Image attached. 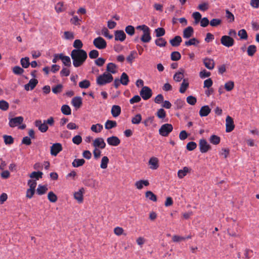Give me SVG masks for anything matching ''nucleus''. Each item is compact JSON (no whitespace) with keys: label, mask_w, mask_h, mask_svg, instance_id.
Here are the masks:
<instances>
[{"label":"nucleus","mask_w":259,"mask_h":259,"mask_svg":"<svg viewBox=\"0 0 259 259\" xmlns=\"http://www.w3.org/2000/svg\"><path fill=\"white\" fill-rule=\"evenodd\" d=\"M117 126V122L114 120H107L105 123V127L107 130H110Z\"/></svg>","instance_id":"29"},{"label":"nucleus","mask_w":259,"mask_h":259,"mask_svg":"<svg viewBox=\"0 0 259 259\" xmlns=\"http://www.w3.org/2000/svg\"><path fill=\"white\" fill-rule=\"evenodd\" d=\"M189 172V168L184 167L182 169H180L178 172V176L179 178L182 179Z\"/></svg>","instance_id":"44"},{"label":"nucleus","mask_w":259,"mask_h":259,"mask_svg":"<svg viewBox=\"0 0 259 259\" xmlns=\"http://www.w3.org/2000/svg\"><path fill=\"white\" fill-rule=\"evenodd\" d=\"M194 33V29L192 27L188 26L183 31V36L185 38H189L191 37Z\"/></svg>","instance_id":"19"},{"label":"nucleus","mask_w":259,"mask_h":259,"mask_svg":"<svg viewBox=\"0 0 259 259\" xmlns=\"http://www.w3.org/2000/svg\"><path fill=\"white\" fill-rule=\"evenodd\" d=\"M154 120V116H150L147 117L143 122L144 125L145 126H149L151 124H152Z\"/></svg>","instance_id":"59"},{"label":"nucleus","mask_w":259,"mask_h":259,"mask_svg":"<svg viewBox=\"0 0 259 259\" xmlns=\"http://www.w3.org/2000/svg\"><path fill=\"white\" fill-rule=\"evenodd\" d=\"M181 71H179L174 75V79L177 82L180 81L184 77V70L181 69Z\"/></svg>","instance_id":"32"},{"label":"nucleus","mask_w":259,"mask_h":259,"mask_svg":"<svg viewBox=\"0 0 259 259\" xmlns=\"http://www.w3.org/2000/svg\"><path fill=\"white\" fill-rule=\"evenodd\" d=\"M24 70L23 69L18 66H16L13 68V73L17 75H21L24 72Z\"/></svg>","instance_id":"63"},{"label":"nucleus","mask_w":259,"mask_h":259,"mask_svg":"<svg viewBox=\"0 0 259 259\" xmlns=\"http://www.w3.org/2000/svg\"><path fill=\"white\" fill-rule=\"evenodd\" d=\"M113 80V77L110 73L105 72L102 75L97 77L96 79L97 84L102 86L111 82Z\"/></svg>","instance_id":"3"},{"label":"nucleus","mask_w":259,"mask_h":259,"mask_svg":"<svg viewBox=\"0 0 259 259\" xmlns=\"http://www.w3.org/2000/svg\"><path fill=\"white\" fill-rule=\"evenodd\" d=\"M117 67L116 65L113 63H109L106 66V71L107 73L115 74L117 72Z\"/></svg>","instance_id":"18"},{"label":"nucleus","mask_w":259,"mask_h":259,"mask_svg":"<svg viewBox=\"0 0 259 259\" xmlns=\"http://www.w3.org/2000/svg\"><path fill=\"white\" fill-rule=\"evenodd\" d=\"M43 173L41 171H33L29 176L31 178H35L36 180H39L42 178Z\"/></svg>","instance_id":"49"},{"label":"nucleus","mask_w":259,"mask_h":259,"mask_svg":"<svg viewBox=\"0 0 259 259\" xmlns=\"http://www.w3.org/2000/svg\"><path fill=\"white\" fill-rule=\"evenodd\" d=\"M3 138L6 145H11L14 143V139L11 136L4 135Z\"/></svg>","instance_id":"53"},{"label":"nucleus","mask_w":259,"mask_h":259,"mask_svg":"<svg viewBox=\"0 0 259 259\" xmlns=\"http://www.w3.org/2000/svg\"><path fill=\"white\" fill-rule=\"evenodd\" d=\"M48 198L50 202L53 203L56 202L57 200V195L52 191L49 192L48 194Z\"/></svg>","instance_id":"46"},{"label":"nucleus","mask_w":259,"mask_h":259,"mask_svg":"<svg viewBox=\"0 0 259 259\" xmlns=\"http://www.w3.org/2000/svg\"><path fill=\"white\" fill-rule=\"evenodd\" d=\"M71 57L73 66L78 67L83 64L88 58V54L82 49H74L71 51Z\"/></svg>","instance_id":"1"},{"label":"nucleus","mask_w":259,"mask_h":259,"mask_svg":"<svg viewBox=\"0 0 259 259\" xmlns=\"http://www.w3.org/2000/svg\"><path fill=\"white\" fill-rule=\"evenodd\" d=\"M93 45L96 48L100 50L106 48L107 46V43L105 40L100 36L94 39Z\"/></svg>","instance_id":"5"},{"label":"nucleus","mask_w":259,"mask_h":259,"mask_svg":"<svg viewBox=\"0 0 259 259\" xmlns=\"http://www.w3.org/2000/svg\"><path fill=\"white\" fill-rule=\"evenodd\" d=\"M186 101L189 104L191 105H194L197 102V99L193 96H189L187 97Z\"/></svg>","instance_id":"62"},{"label":"nucleus","mask_w":259,"mask_h":259,"mask_svg":"<svg viewBox=\"0 0 259 259\" xmlns=\"http://www.w3.org/2000/svg\"><path fill=\"white\" fill-rule=\"evenodd\" d=\"M21 64L24 68H27L30 65L29 59L28 57L22 58L20 61Z\"/></svg>","instance_id":"51"},{"label":"nucleus","mask_w":259,"mask_h":259,"mask_svg":"<svg viewBox=\"0 0 259 259\" xmlns=\"http://www.w3.org/2000/svg\"><path fill=\"white\" fill-rule=\"evenodd\" d=\"M137 53L136 51H132L131 52L130 55L126 57L127 61L132 64L134 60L136 58Z\"/></svg>","instance_id":"39"},{"label":"nucleus","mask_w":259,"mask_h":259,"mask_svg":"<svg viewBox=\"0 0 259 259\" xmlns=\"http://www.w3.org/2000/svg\"><path fill=\"white\" fill-rule=\"evenodd\" d=\"M149 182L147 180H140L137 181L135 185L137 189H141L143 187V185L147 186L149 185Z\"/></svg>","instance_id":"35"},{"label":"nucleus","mask_w":259,"mask_h":259,"mask_svg":"<svg viewBox=\"0 0 259 259\" xmlns=\"http://www.w3.org/2000/svg\"><path fill=\"white\" fill-rule=\"evenodd\" d=\"M48 190V188L46 186H42L41 185H39L38 186V187L36 189V192L39 195H41L46 193V192Z\"/></svg>","instance_id":"37"},{"label":"nucleus","mask_w":259,"mask_h":259,"mask_svg":"<svg viewBox=\"0 0 259 259\" xmlns=\"http://www.w3.org/2000/svg\"><path fill=\"white\" fill-rule=\"evenodd\" d=\"M115 40L120 41H124L126 38V34L123 30H116L114 32Z\"/></svg>","instance_id":"16"},{"label":"nucleus","mask_w":259,"mask_h":259,"mask_svg":"<svg viewBox=\"0 0 259 259\" xmlns=\"http://www.w3.org/2000/svg\"><path fill=\"white\" fill-rule=\"evenodd\" d=\"M211 112V109L208 106L205 105L202 106L200 111L199 115L201 117H204L207 116Z\"/></svg>","instance_id":"23"},{"label":"nucleus","mask_w":259,"mask_h":259,"mask_svg":"<svg viewBox=\"0 0 259 259\" xmlns=\"http://www.w3.org/2000/svg\"><path fill=\"white\" fill-rule=\"evenodd\" d=\"M173 130L172 125L171 124L165 123L161 125L159 130V134L163 137H167Z\"/></svg>","instance_id":"4"},{"label":"nucleus","mask_w":259,"mask_h":259,"mask_svg":"<svg viewBox=\"0 0 259 259\" xmlns=\"http://www.w3.org/2000/svg\"><path fill=\"white\" fill-rule=\"evenodd\" d=\"M155 44L160 47H165L167 44L166 41L162 37H159L155 40Z\"/></svg>","instance_id":"42"},{"label":"nucleus","mask_w":259,"mask_h":259,"mask_svg":"<svg viewBox=\"0 0 259 259\" xmlns=\"http://www.w3.org/2000/svg\"><path fill=\"white\" fill-rule=\"evenodd\" d=\"M146 197L149 198L150 200L153 201H156L157 197L151 191H148L146 192Z\"/></svg>","instance_id":"54"},{"label":"nucleus","mask_w":259,"mask_h":259,"mask_svg":"<svg viewBox=\"0 0 259 259\" xmlns=\"http://www.w3.org/2000/svg\"><path fill=\"white\" fill-rule=\"evenodd\" d=\"M235 127L233 118L230 116H227L226 119V131L227 133L232 132Z\"/></svg>","instance_id":"10"},{"label":"nucleus","mask_w":259,"mask_h":259,"mask_svg":"<svg viewBox=\"0 0 259 259\" xmlns=\"http://www.w3.org/2000/svg\"><path fill=\"white\" fill-rule=\"evenodd\" d=\"M224 88L227 91L230 92L234 89V82L233 81H229L225 84Z\"/></svg>","instance_id":"47"},{"label":"nucleus","mask_w":259,"mask_h":259,"mask_svg":"<svg viewBox=\"0 0 259 259\" xmlns=\"http://www.w3.org/2000/svg\"><path fill=\"white\" fill-rule=\"evenodd\" d=\"M156 115L159 118L163 119L166 116V112L163 109L160 108L158 110Z\"/></svg>","instance_id":"61"},{"label":"nucleus","mask_w":259,"mask_h":259,"mask_svg":"<svg viewBox=\"0 0 259 259\" xmlns=\"http://www.w3.org/2000/svg\"><path fill=\"white\" fill-rule=\"evenodd\" d=\"M62 150V146L60 143H57L53 144L51 147V154L52 156H56Z\"/></svg>","instance_id":"11"},{"label":"nucleus","mask_w":259,"mask_h":259,"mask_svg":"<svg viewBox=\"0 0 259 259\" xmlns=\"http://www.w3.org/2000/svg\"><path fill=\"white\" fill-rule=\"evenodd\" d=\"M38 83V80L36 79H31L27 84L24 86V88L26 91L32 90Z\"/></svg>","instance_id":"17"},{"label":"nucleus","mask_w":259,"mask_h":259,"mask_svg":"<svg viewBox=\"0 0 259 259\" xmlns=\"http://www.w3.org/2000/svg\"><path fill=\"white\" fill-rule=\"evenodd\" d=\"M170 58L172 61H178L181 58V55L179 52L175 51L171 53Z\"/></svg>","instance_id":"52"},{"label":"nucleus","mask_w":259,"mask_h":259,"mask_svg":"<svg viewBox=\"0 0 259 259\" xmlns=\"http://www.w3.org/2000/svg\"><path fill=\"white\" fill-rule=\"evenodd\" d=\"M63 89V85L61 84H57L56 86L52 88V92L55 94H57L62 92Z\"/></svg>","instance_id":"64"},{"label":"nucleus","mask_w":259,"mask_h":259,"mask_svg":"<svg viewBox=\"0 0 259 259\" xmlns=\"http://www.w3.org/2000/svg\"><path fill=\"white\" fill-rule=\"evenodd\" d=\"M84 184L91 188L96 189L98 186V182L93 179H86L83 182Z\"/></svg>","instance_id":"15"},{"label":"nucleus","mask_w":259,"mask_h":259,"mask_svg":"<svg viewBox=\"0 0 259 259\" xmlns=\"http://www.w3.org/2000/svg\"><path fill=\"white\" fill-rule=\"evenodd\" d=\"M24 120L22 116H18L14 118L10 119L9 125L11 127H14L19 125H20Z\"/></svg>","instance_id":"9"},{"label":"nucleus","mask_w":259,"mask_h":259,"mask_svg":"<svg viewBox=\"0 0 259 259\" xmlns=\"http://www.w3.org/2000/svg\"><path fill=\"white\" fill-rule=\"evenodd\" d=\"M59 59H61L64 65L67 67L71 66V60L69 57L64 56L63 54H59Z\"/></svg>","instance_id":"22"},{"label":"nucleus","mask_w":259,"mask_h":259,"mask_svg":"<svg viewBox=\"0 0 259 259\" xmlns=\"http://www.w3.org/2000/svg\"><path fill=\"white\" fill-rule=\"evenodd\" d=\"M109 162V158L107 156H104L101 160L100 167L102 169H105L107 167L108 163Z\"/></svg>","instance_id":"48"},{"label":"nucleus","mask_w":259,"mask_h":259,"mask_svg":"<svg viewBox=\"0 0 259 259\" xmlns=\"http://www.w3.org/2000/svg\"><path fill=\"white\" fill-rule=\"evenodd\" d=\"M61 110L62 113L64 115H68L71 113V108L67 105H63L61 107Z\"/></svg>","instance_id":"38"},{"label":"nucleus","mask_w":259,"mask_h":259,"mask_svg":"<svg viewBox=\"0 0 259 259\" xmlns=\"http://www.w3.org/2000/svg\"><path fill=\"white\" fill-rule=\"evenodd\" d=\"M103 125L100 123L96 124H93L91 127V130L96 133H98L101 132L103 130Z\"/></svg>","instance_id":"36"},{"label":"nucleus","mask_w":259,"mask_h":259,"mask_svg":"<svg viewBox=\"0 0 259 259\" xmlns=\"http://www.w3.org/2000/svg\"><path fill=\"white\" fill-rule=\"evenodd\" d=\"M155 33L157 37H160L165 33V29L162 27H159L155 29Z\"/></svg>","instance_id":"45"},{"label":"nucleus","mask_w":259,"mask_h":259,"mask_svg":"<svg viewBox=\"0 0 259 259\" xmlns=\"http://www.w3.org/2000/svg\"><path fill=\"white\" fill-rule=\"evenodd\" d=\"M221 44L226 47H231L234 44V39L228 35H223L221 38Z\"/></svg>","instance_id":"7"},{"label":"nucleus","mask_w":259,"mask_h":259,"mask_svg":"<svg viewBox=\"0 0 259 259\" xmlns=\"http://www.w3.org/2000/svg\"><path fill=\"white\" fill-rule=\"evenodd\" d=\"M90 81L85 79L79 83V87L81 89H87L90 86Z\"/></svg>","instance_id":"57"},{"label":"nucleus","mask_w":259,"mask_h":259,"mask_svg":"<svg viewBox=\"0 0 259 259\" xmlns=\"http://www.w3.org/2000/svg\"><path fill=\"white\" fill-rule=\"evenodd\" d=\"M142 120V115L140 114H137L135 116L132 117L131 122L133 124H138Z\"/></svg>","instance_id":"43"},{"label":"nucleus","mask_w":259,"mask_h":259,"mask_svg":"<svg viewBox=\"0 0 259 259\" xmlns=\"http://www.w3.org/2000/svg\"><path fill=\"white\" fill-rule=\"evenodd\" d=\"M125 31L128 35L132 36L135 34V29L134 26L128 25L125 27Z\"/></svg>","instance_id":"60"},{"label":"nucleus","mask_w":259,"mask_h":259,"mask_svg":"<svg viewBox=\"0 0 259 259\" xmlns=\"http://www.w3.org/2000/svg\"><path fill=\"white\" fill-rule=\"evenodd\" d=\"M199 41L196 39V38H193L190 39H189L188 41H186L185 42V45L186 46H197L198 44H199Z\"/></svg>","instance_id":"41"},{"label":"nucleus","mask_w":259,"mask_h":259,"mask_svg":"<svg viewBox=\"0 0 259 259\" xmlns=\"http://www.w3.org/2000/svg\"><path fill=\"white\" fill-rule=\"evenodd\" d=\"M184 105H185V101L181 99H177L174 103L175 109L177 110L181 109Z\"/></svg>","instance_id":"33"},{"label":"nucleus","mask_w":259,"mask_h":259,"mask_svg":"<svg viewBox=\"0 0 259 259\" xmlns=\"http://www.w3.org/2000/svg\"><path fill=\"white\" fill-rule=\"evenodd\" d=\"M140 94L144 100H147L151 97L152 95V92L150 88L145 86L142 88L140 92Z\"/></svg>","instance_id":"6"},{"label":"nucleus","mask_w":259,"mask_h":259,"mask_svg":"<svg viewBox=\"0 0 259 259\" xmlns=\"http://www.w3.org/2000/svg\"><path fill=\"white\" fill-rule=\"evenodd\" d=\"M182 39L180 36H176L174 38L170 40L169 42L173 47H178L180 46Z\"/></svg>","instance_id":"27"},{"label":"nucleus","mask_w":259,"mask_h":259,"mask_svg":"<svg viewBox=\"0 0 259 259\" xmlns=\"http://www.w3.org/2000/svg\"><path fill=\"white\" fill-rule=\"evenodd\" d=\"M256 52V47L255 45H252L248 47L247 50V55L249 56H253Z\"/></svg>","instance_id":"34"},{"label":"nucleus","mask_w":259,"mask_h":259,"mask_svg":"<svg viewBox=\"0 0 259 259\" xmlns=\"http://www.w3.org/2000/svg\"><path fill=\"white\" fill-rule=\"evenodd\" d=\"M203 63L207 69L212 70L214 67V62L213 59L205 58L203 59Z\"/></svg>","instance_id":"21"},{"label":"nucleus","mask_w":259,"mask_h":259,"mask_svg":"<svg viewBox=\"0 0 259 259\" xmlns=\"http://www.w3.org/2000/svg\"><path fill=\"white\" fill-rule=\"evenodd\" d=\"M189 83L187 82L185 79H184L179 90L180 92L181 93H184L186 92Z\"/></svg>","instance_id":"50"},{"label":"nucleus","mask_w":259,"mask_h":259,"mask_svg":"<svg viewBox=\"0 0 259 259\" xmlns=\"http://www.w3.org/2000/svg\"><path fill=\"white\" fill-rule=\"evenodd\" d=\"M84 192L83 188L80 189L78 191L74 193V198L78 201V203H82L83 202V193Z\"/></svg>","instance_id":"20"},{"label":"nucleus","mask_w":259,"mask_h":259,"mask_svg":"<svg viewBox=\"0 0 259 259\" xmlns=\"http://www.w3.org/2000/svg\"><path fill=\"white\" fill-rule=\"evenodd\" d=\"M84 159H75L72 162V165L74 167H78L85 163Z\"/></svg>","instance_id":"30"},{"label":"nucleus","mask_w":259,"mask_h":259,"mask_svg":"<svg viewBox=\"0 0 259 259\" xmlns=\"http://www.w3.org/2000/svg\"><path fill=\"white\" fill-rule=\"evenodd\" d=\"M221 141L220 138L215 135H212L209 138V142L213 145H218Z\"/></svg>","instance_id":"40"},{"label":"nucleus","mask_w":259,"mask_h":259,"mask_svg":"<svg viewBox=\"0 0 259 259\" xmlns=\"http://www.w3.org/2000/svg\"><path fill=\"white\" fill-rule=\"evenodd\" d=\"M120 83L124 85H126L128 84L129 82V78L127 74L125 72H123L121 74V75L120 76V79H119Z\"/></svg>","instance_id":"31"},{"label":"nucleus","mask_w":259,"mask_h":259,"mask_svg":"<svg viewBox=\"0 0 259 259\" xmlns=\"http://www.w3.org/2000/svg\"><path fill=\"white\" fill-rule=\"evenodd\" d=\"M107 142L110 146H117L120 143V140L116 136H112L107 139Z\"/></svg>","instance_id":"14"},{"label":"nucleus","mask_w":259,"mask_h":259,"mask_svg":"<svg viewBox=\"0 0 259 259\" xmlns=\"http://www.w3.org/2000/svg\"><path fill=\"white\" fill-rule=\"evenodd\" d=\"M93 145L95 148H99L102 149L105 148L106 143L103 138H98L93 141Z\"/></svg>","instance_id":"12"},{"label":"nucleus","mask_w":259,"mask_h":259,"mask_svg":"<svg viewBox=\"0 0 259 259\" xmlns=\"http://www.w3.org/2000/svg\"><path fill=\"white\" fill-rule=\"evenodd\" d=\"M137 29L141 30L143 32V34L141 37V40L145 43L149 42L151 40L150 35V29L146 25H139L136 27Z\"/></svg>","instance_id":"2"},{"label":"nucleus","mask_w":259,"mask_h":259,"mask_svg":"<svg viewBox=\"0 0 259 259\" xmlns=\"http://www.w3.org/2000/svg\"><path fill=\"white\" fill-rule=\"evenodd\" d=\"M55 9L57 13H60L66 10V7L63 2H58L55 6Z\"/></svg>","instance_id":"28"},{"label":"nucleus","mask_w":259,"mask_h":259,"mask_svg":"<svg viewBox=\"0 0 259 259\" xmlns=\"http://www.w3.org/2000/svg\"><path fill=\"white\" fill-rule=\"evenodd\" d=\"M238 35L240 36V39H247L248 37V35L246 31L244 29L240 30L238 32Z\"/></svg>","instance_id":"58"},{"label":"nucleus","mask_w":259,"mask_h":259,"mask_svg":"<svg viewBox=\"0 0 259 259\" xmlns=\"http://www.w3.org/2000/svg\"><path fill=\"white\" fill-rule=\"evenodd\" d=\"M9 108V103L5 100L0 101V109L3 111H7Z\"/></svg>","instance_id":"55"},{"label":"nucleus","mask_w":259,"mask_h":259,"mask_svg":"<svg viewBox=\"0 0 259 259\" xmlns=\"http://www.w3.org/2000/svg\"><path fill=\"white\" fill-rule=\"evenodd\" d=\"M81 22V20L79 19L77 16H73L70 19V23L76 26L80 25V22Z\"/></svg>","instance_id":"56"},{"label":"nucleus","mask_w":259,"mask_h":259,"mask_svg":"<svg viewBox=\"0 0 259 259\" xmlns=\"http://www.w3.org/2000/svg\"><path fill=\"white\" fill-rule=\"evenodd\" d=\"M111 114L114 117L118 116L121 113V108L118 105H113L111 110Z\"/></svg>","instance_id":"24"},{"label":"nucleus","mask_w":259,"mask_h":259,"mask_svg":"<svg viewBox=\"0 0 259 259\" xmlns=\"http://www.w3.org/2000/svg\"><path fill=\"white\" fill-rule=\"evenodd\" d=\"M35 125L38 127V130L42 133L46 132L48 130V126L45 122H42L40 120H37L35 121Z\"/></svg>","instance_id":"13"},{"label":"nucleus","mask_w":259,"mask_h":259,"mask_svg":"<svg viewBox=\"0 0 259 259\" xmlns=\"http://www.w3.org/2000/svg\"><path fill=\"white\" fill-rule=\"evenodd\" d=\"M71 103L76 108H79L82 105V98L80 97H75L72 99Z\"/></svg>","instance_id":"25"},{"label":"nucleus","mask_w":259,"mask_h":259,"mask_svg":"<svg viewBox=\"0 0 259 259\" xmlns=\"http://www.w3.org/2000/svg\"><path fill=\"white\" fill-rule=\"evenodd\" d=\"M150 168L152 169H156L158 167V160L156 157H152L149 161Z\"/></svg>","instance_id":"26"},{"label":"nucleus","mask_w":259,"mask_h":259,"mask_svg":"<svg viewBox=\"0 0 259 259\" xmlns=\"http://www.w3.org/2000/svg\"><path fill=\"white\" fill-rule=\"evenodd\" d=\"M199 146L200 151L202 153L207 152L210 149V146L207 143L206 140L204 139L199 140Z\"/></svg>","instance_id":"8"}]
</instances>
